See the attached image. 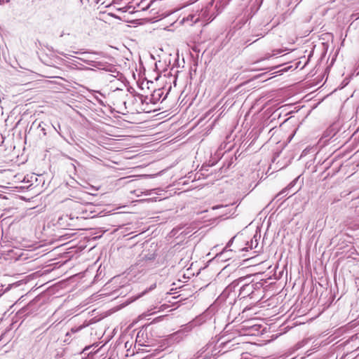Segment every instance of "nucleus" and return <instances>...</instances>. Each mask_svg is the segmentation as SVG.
<instances>
[{"label":"nucleus","instance_id":"obj_1","mask_svg":"<svg viewBox=\"0 0 359 359\" xmlns=\"http://www.w3.org/2000/svg\"><path fill=\"white\" fill-rule=\"evenodd\" d=\"M184 20L191 21L194 23H196L199 20V17H196L194 14H190L187 17L186 19L184 18Z\"/></svg>","mask_w":359,"mask_h":359},{"label":"nucleus","instance_id":"obj_2","mask_svg":"<svg viewBox=\"0 0 359 359\" xmlns=\"http://www.w3.org/2000/svg\"><path fill=\"white\" fill-rule=\"evenodd\" d=\"M83 327V326H82V325H81V326H79V327H76V328H75V327H73V328H72V329H71L70 332H68V333H67V335H68V334H74V333H75V332H78V331L81 330Z\"/></svg>","mask_w":359,"mask_h":359}]
</instances>
